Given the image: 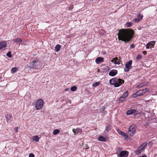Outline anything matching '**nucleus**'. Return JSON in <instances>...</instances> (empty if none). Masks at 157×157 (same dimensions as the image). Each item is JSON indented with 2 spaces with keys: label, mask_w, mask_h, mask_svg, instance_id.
Returning a JSON list of instances; mask_svg holds the SVG:
<instances>
[{
  "label": "nucleus",
  "mask_w": 157,
  "mask_h": 157,
  "mask_svg": "<svg viewBox=\"0 0 157 157\" xmlns=\"http://www.w3.org/2000/svg\"><path fill=\"white\" fill-rule=\"evenodd\" d=\"M134 34V31L129 29H122L119 30L117 33L118 39L125 43L129 42L132 38Z\"/></svg>",
  "instance_id": "f257e3e1"
},
{
  "label": "nucleus",
  "mask_w": 157,
  "mask_h": 157,
  "mask_svg": "<svg viewBox=\"0 0 157 157\" xmlns=\"http://www.w3.org/2000/svg\"><path fill=\"white\" fill-rule=\"evenodd\" d=\"M147 144V143L144 142L138 148V149L136 151V153L137 155L141 153L142 151L144 150Z\"/></svg>",
  "instance_id": "f03ea898"
},
{
  "label": "nucleus",
  "mask_w": 157,
  "mask_h": 157,
  "mask_svg": "<svg viewBox=\"0 0 157 157\" xmlns=\"http://www.w3.org/2000/svg\"><path fill=\"white\" fill-rule=\"evenodd\" d=\"M44 101L42 99L38 100L36 102L35 108L37 110L41 109L44 105Z\"/></svg>",
  "instance_id": "7ed1b4c3"
},
{
  "label": "nucleus",
  "mask_w": 157,
  "mask_h": 157,
  "mask_svg": "<svg viewBox=\"0 0 157 157\" xmlns=\"http://www.w3.org/2000/svg\"><path fill=\"white\" fill-rule=\"evenodd\" d=\"M135 125L134 124H132L129 128L128 134L131 136H132L135 133Z\"/></svg>",
  "instance_id": "20e7f679"
},
{
  "label": "nucleus",
  "mask_w": 157,
  "mask_h": 157,
  "mask_svg": "<svg viewBox=\"0 0 157 157\" xmlns=\"http://www.w3.org/2000/svg\"><path fill=\"white\" fill-rule=\"evenodd\" d=\"M117 78H113L109 80L110 83L111 84L113 85L115 87H119V85L116 84L117 82Z\"/></svg>",
  "instance_id": "39448f33"
},
{
  "label": "nucleus",
  "mask_w": 157,
  "mask_h": 157,
  "mask_svg": "<svg viewBox=\"0 0 157 157\" xmlns=\"http://www.w3.org/2000/svg\"><path fill=\"white\" fill-rule=\"evenodd\" d=\"M132 63V61L131 60L126 63L125 65L126 69H124V71L128 72L129 71L130 69L129 67L131 66Z\"/></svg>",
  "instance_id": "423d86ee"
},
{
  "label": "nucleus",
  "mask_w": 157,
  "mask_h": 157,
  "mask_svg": "<svg viewBox=\"0 0 157 157\" xmlns=\"http://www.w3.org/2000/svg\"><path fill=\"white\" fill-rule=\"evenodd\" d=\"M117 131L119 134L122 136L124 137L125 139H126V140H128V136L124 132L121 131L119 129H118L117 130Z\"/></svg>",
  "instance_id": "0eeeda50"
},
{
  "label": "nucleus",
  "mask_w": 157,
  "mask_h": 157,
  "mask_svg": "<svg viewBox=\"0 0 157 157\" xmlns=\"http://www.w3.org/2000/svg\"><path fill=\"white\" fill-rule=\"evenodd\" d=\"M155 41H152L148 42L146 45V48L149 49L151 48L154 47Z\"/></svg>",
  "instance_id": "6e6552de"
},
{
  "label": "nucleus",
  "mask_w": 157,
  "mask_h": 157,
  "mask_svg": "<svg viewBox=\"0 0 157 157\" xmlns=\"http://www.w3.org/2000/svg\"><path fill=\"white\" fill-rule=\"evenodd\" d=\"M143 94H144L143 92V90H139L135 94H134L132 95V96L133 98H136L137 96H141Z\"/></svg>",
  "instance_id": "1a4fd4ad"
},
{
  "label": "nucleus",
  "mask_w": 157,
  "mask_h": 157,
  "mask_svg": "<svg viewBox=\"0 0 157 157\" xmlns=\"http://www.w3.org/2000/svg\"><path fill=\"white\" fill-rule=\"evenodd\" d=\"M128 152L126 151H121L119 156L120 157H127L128 156Z\"/></svg>",
  "instance_id": "9d476101"
},
{
  "label": "nucleus",
  "mask_w": 157,
  "mask_h": 157,
  "mask_svg": "<svg viewBox=\"0 0 157 157\" xmlns=\"http://www.w3.org/2000/svg\"><path fill=\"white\" fill-rule=\"evenodd\" d=\"M95 61L97 64H99L101 63L104 62V59L102 57H98L96 59Z\"/></svg>",
  "instance_id": "9b49d317"
},
{
  "label": "nucleus",
  "mask_w": 157,
  "mask_h": 157,
  "mask_svg": "<svg viewBox=\"0 0 157 157\" xmlns=\"http://www.w3.org/2000/svg\"><path fill=\"white\" fill-rule=\"evenodd\" d=\"M117 73V71L116 70H112L109 72V75L112 76H115Z\"/></svg>",
  "instance_id": "f8f14e48"
},
{
  "label": "nucleus",
  "mask_w": 157,
  "mask_h": 157,
  "mask_svg": "<svg viewBox=\"0 0 157 157\" xmlns=\"http://www.w3.org/2000/svg\"><path fill=\"white\" fill-rule=\"evenodd\" d=\"M7 46V44L5 41L0 42V50L6 47Z\"/></svg>",
  "instance_id": "ddd939ff"
},
{
  "label": "nucleus",
  "mask_w": 157,
  "mask_h": 157,
  "mask_svg": "<svg viewBox=\"0 0 157 157\" xmlns=\"http://www.w3.org/2000/svg\"><path fill=\"white\" fill-rule=\"evenodd\" d=\"M37 62L38 61H33V62H31L29 64V67L30 68H36L37 65L35 64V63H37Z\"/></svg>",
  "instance_id": "4468645a"
},
{
  "label": "nucleus",
  "mask_w": 157,
  "mask_h": 157,
  "mask_svg": "<svg viewBox=\"0 0 157 157\" xmlns=\"http://www.w3.org/2000/svg\"><path fill=\"white\" fill-rule=\"evenodd\" d=\"M117 82L116 84L119 85V86L124 84V80L121 78H117Z\"/></svg>",
  "instance_id": "2eb2a0df"
},
{
  "label": "nucleus",
  "mask_w": 157,
  "mask_h": 157,
  "mask_svg": "<svg viewBox=\"0 0 157 157\" xmlns=\"http://www.w3.org/2000/svg\"><path fill=\"white\" fill-rule=\"evenodd\" d=\"M112 126L110 124H108L107 126H106L105 131H104V133H106V132H109L112 128Z\"/></svg>",
  "instance_id": "dca6fc26"
},
{
  "label": "nucleus",
  "mask_w": 157,
  "mask_h": 157,
  "mask_svg": "<svg viewBox=\"0 0 157 157\" xmlns=\"http://www.w3.org/2000/svg\"><path fill=\"white\" fill-rule=\"evenodd\" d=\"M136 109H131L128 110L126 113L128 115L132 114L135 113L136 112Z\"/></svg>",
  "instance_id": "f3484780"
},
{
  "label": "nucleus",
  "mask_w": 157,
  "mask_h": 157,
  "mask_svg": "<svg viewBox=\"0 0 157 157\" xmlns=\"http://www.w3.org/2000/svg\"><path fill=\"white\" fill-rule=\"evenodd\" d=\"M98 140L100 141L106 142L107 140L106 139L102 136H100L98 138Z\"/></svg>",
  "instance_id": "a211bd4d"
},
{
  "label": "nucleus",
  "mask_w": 157,
  "mask_h": 157,
  "mask_svg": "<svg viewBox=\"0 0 157 157\" xmlns=\"http://www.w3.org/2000/svg\"><path fill=\"white\" fill-rule=\"evenodd\" d=\"M13 42L17 43H20L22 42V40L21 39L16 38L13 40Z\"/></svg>",
  "instance_id": "6ab92c4d"
},
{
  "label": "nucleus",
  "mask_w": 157,
  "mask_h": 157,
  "mask_svg": "<svg viewBox=\"0 0 157 157\" xmlns=\"http://www.w3.org/2000/svg\"><path fill=\"white\" fill-rule=\"evenodd\" d=\"M128 91H126L121 96L122 97L124 98L125 99L128 96Z\"/></svg>",
  "instance_id": "aec40b11"
},
{
  "label": "nucleus",
  "mask_w": 157,
  "mask_h": 157,
  "mask_svg": "<svg viewBox=\"0 0 157 157\" xmlns=\"http://www.w3.org/2000/svg\"><path fill=\"white\" fill-rule=\"evenodd\" d=\"M117 60L118 58L117 57H116L113 59L112 61L115 64H119L120 63L117 62Z\"/></svg>",
  "instance_id": "412c9836"
},
{
  "label": "nucleus",
  "mask_w": 157,
  "mask_h": 157,
  "mask_svg": "<svg viewBox=\"0 0 157 157\" xmlns=\"http://www.w3.org/2000/svg\"><path fill=\"white\" fill-rule=\"evenodd\" d=\"M60 45L58 44H57L55 47V49L56 52H58V51H59L60 50Z\"/></svg>",
  "instance_id": "4be33fe9"
},
{
  "label": "nucleus",
  "mask_w": 157,
  "mask_h": 157,
  "mask_svg": "<svg viewBox=\"0 0 157 157\" xmlns=\"http://www.w3.org/2000/svg\"><path fill=\"white\" fill-rule=\"evenodd\" d=\"M5 117L6 118L7 122H8L11 118L12 115L11 114H9V115L6 116Z\"/></svg>",
  "instance_id": "5701e85b"
},
{
  "label": "nucleus",
  "mask_w": 157,
  "mask_h": 157,
  "mask_svg": "<svg viewBox=\"0 0 157 157\" xmlns=\"http://www.w3.org/2000/svg\"><path fill=\"white\" fill-rule=\"evenodd\" d=\"M60 132L59 130L58 129H55L53 132V134L56 135L57 134H58Z\"/></svg>",
  "instance_id": "b1692460"
},
{
  "label": "nucleus",
  "mask_w": 157,
  "mask_h": 157,
  "mask_svg": "<svg viewBox=\"0 0 157 157\" xmlns=\"http://www.w3.org/2000/svg\"><path fill=\"white\" fill-rule=\"evenodd\" d=\"M33 140L34 141L37 142L39 141V138L37 136H34L33 137Z\"/></svg>",
  "instance_id": "393cba45"
},
{
  "label": "nucleus",
  "mask_w": 157,
  "mask_h": 157,
  "mask_svg": "<svg viewBox=\"0 0 157 157\" xmlns=\"http://www.w3.org/2000/svg\"><path fill=\"white\" fill-rule=\"evenodd\" d=\"M17 69L16 67L12 68L11 70V72L13 73L16 72Z\"/></svg>",
  "instance_id": "a878e982"
},
{
  "label": "nucleus",
  "mask_w": 157,
  "mask_h": 157,
  "mask_svg": "<svg viewBox=\"0 0 157 157\" xmlns=\"http://www.w3.org/2000/svg\"><path fill=\"white\" fill-rule=\"evenodd\" d=\"M125 99L124 98L121 96L119 99V101L121 102H123L125 101Z\"/></svg>",
  "instance_id": "bb28decb"
},
{
  "label": "nucleus",
  "mask_w": 157,
  "mask_h": 157,
  "mask_svg": "<svg viewBox=\"0 0 157 157\" xmlns=\"http://www.w3.org/2000/svg\"><path fill=\"white\" fill-rule=\"evenodd\" d=\"M125 25L127 27H130L132 26V24L131 22H127L125 24Z\"/></svg>",
  "instance_id": "cd10ccee"
},
{
  "label": "nucleus",
  "mask_w": 157,
  "mask_h": 157,
  "mask_svg": "<svg viewBox=\"0 0 157 157\" xmlns=\"http://www.w3.org/2000/svg\"><path fill=\"white\" fill-rule=\"evenodd\" d=\"M100 84V83L99 82H96V83H95L94 84H93V86L94 87H97V86H99V85Z\"/></svg>",
  "instance_id": "c85d7f7f"
},
{
  "label": "nucleus",
  "mask_w": 157,
  "mask_h": 157,
  "mask_svg": "<svg viewBox=\"0 0 157 157\" xmlns=\"http://www.w3.org/2000/svg\"><path fill=\"white\" fill-rule=\"evenodd\" d=\"M76 89H77V87L75 86H72L71 88V90L72 91H75V90H76Z\"/></svg>",
  "instance_id": "c756f323"
},
{
  "label": "nucleus",
  "mask_w": 157,
  "mask_h": 157,
  "mask_svg": "<svg viewBox=\"0 0 157 157\" xmlns=\"http://www.w3.org/2000/svg\"><path fill=\"white\" fill-rule=\"evenodd\" d=\"M144 85L145 84H144V83H141L139 85L137 86L136 87L138 88H140L142 87L143 86H144Z\"/></svg>",
  "instance_id": "7c9ffc66"
},
{
  "label": "nucleus",
  "mask_w": 157,
  "mask_h": 157,
  "mask_svg": "<svg viewBox=\"0 0 157 157\" xmlns=\"http://www.w3.org/2000/svg\"><path fill=\"white\" fill-rule=\"evenodd\" d=\"M143 17V16L142 15L139 14L137 15V18L140 20Z\"/></svg>",
  "instance_id": "2f4dec72"
},
{
  "label": "nucleus",
  "mask_w": 157,
  "mask_h": 157,
  "mask_svg": "<svg viewBox=\"0 0 157 157\" xmlns=\"http://www.w3.org/2000/svg\"><path fill=\"white\" fill-rule=\"evenodd\" d=\"M105 109V107L103 106L101 107L100 109V112L102 113L103 112Z\"/></svg>",
  "instance_id": "473e14b6"
},
{
  "label": "nucleus",
  "mask_w": 157,
  "mask_h": 157,
  "mask_svg": "<svg viewBox=\"0 0 157 157\" xmlns=\"http://www.w3.org/2000/svg\"><path fill=\"white\" fill-rule=\"evenodd\" d=\"M142 90H143V92L144 94L149 91L148 89L147 88H145Z\"/></svg>",
  "instance_id": "72a5a7b5"
},
{
  "label": "nucleus",
  "mask_w": 157,
  "mask_h": 157,
  "mask_svg": "<svg viewBox=\"0 0 157 157\" xmlns=\"http://www.w3.org/2000/svg\"><path fill=\"white\" fill-rule=\"evenodd\" d=\"M6 55L8 57L10 58L12 56L11 52H8L6 54Z\"/></svg>",
  "instance_id": "f704fd0d"
},
{
  "label": "nucleus",
  "mask_w": 157,
  "mask_h": 157,
  "mask_svg": "<svg viewBox=\"0 0 157 157\" xmlns=\"http://www.w3.org/2000/svg\"><path fill=\"white\" fill-rule=\"evenodd\" d=\"M141 58H142L141 56L140 55H139L136 57V60L140 59H141Z\"/></svg>",
  "instance_id": "c9c22d12"
},
{
  "label": "nucleus",
  "mask_w": 157,
  "mask_h": 157,
  "mask_svg": "<svg viewBox=\"0 0 157 157\" xmlns=\"http://www.w3.org/2000/svg\"><path fill=\"white\" fill-rule=\"evenodd\" d=\"M152 145V143L151 141H149L148 143V146L149 147H151Z\"/></svg>",
  "instance_id": "e433bc0d"
},
{
  "label": "nucleus",
  "mask_w": 157,
  "mask_h": 157,
  "mask_svg": "<svg viewBox=\"0 0 157 157\" xmlns=\"http://www.w3.org/2000/svg\"><path fill=\"white\" fill-rule=\"evenodd\" d=\"M134 20L135 22H138L140 21V19H139L138 18H135Z\"/></svg>",
  "instance_id": "4c0bfd02"
},
{
  "label": "nucleus",
  "mask_w": 157,
  "mask_h": 157,
  "mask_svg": "<svg viewBox=\"0 0 157 157\" xmlns=\"http://www.w3.org/2000/svg\"><path fill=\"white\" fill-rule=\"evenodd\" d=\"M29 157H35V155L33 153H30L29 154Z\"/></svg>",
  "instance_id": "58836bf2"
},
{
  "label": "nucleus",
  "mask_w": 157,
  "mask_h": 157,
  "mask_svg": "<svg viewBox=\"0 0 157 157\" xmlns=\"http://www.w3.org/2000/svg\"><path fill=\"white\" fill-rule=\"evenodd\" d=\"M75 131H76V130L75 128H73L72 129V131H73V132L74 133V135H75L77 134V133Z\"/></svg>",
  "instance_id": "ea45409f"
},
{
  "label": "nucleus",
  "mask_w": 157,
  "mask_h": 157,
  "mask_svg": "<svg viewBox=\"0 0 157 157\" xmlns=\"http://www.w3.org/2000/svg\"><path fill=\"white\" fill-rule=\"evenodd\" d=\"M135 47L134 44H132L131 45L130 48H134Z\"/></svg>",
  "instance_id": "a19ab883"
},
{
  "label": "nucleus",
  "mask_w": 157,
  "mask_h": 157,
  "mask_svg": "<svg viewBox=\"0 0 157 157\" xmlns=\"http://www.w3.org/2000/svg\"><path fill=\"white\" fill-rule=\"evenodd\" d=\"M18 127H16V128H14L15 131L16 132H17V131H18Z\"/></svg>",
  "instance_id": "79ce46f5"
},
{
  "label": "nucleus",
  "mask_w": 157,
  "mask_h": 157,
  "mask_svg": "<svg viewBox=\"0 0 157 157\" xmlns=\"http://www.w3.org/2000/svg\"><path fill=\"white\" fill-rule=\"evenodd\" d=\"M147 53V52L146 51H144L143 52V53L145 55H146Z\"/></svg>",
  "instance_id": "37998d69"
},
{
  "label": "nucleus",
  "mask_w": 157,
  "mask_h": 157,
  "mask_svg": "<svg viewBox=\"0 0 157 157\" xmlns=\"http://www.w3.org/2000/svg\"><path fill=\"white\" fill-rule=\"evenodd\" d=\"M140 157H147V156L146 155H144L142 156H140Z\"/></svg>",
  "instance_id": "c03bdc74"
},
{
  "label": "nucleus",
  "mask_w": 157,
  "mask_h": 157,
  "mask_svg": "<svg viewBox=\"0 0 157 157\" xmlns=\"http://www.w3.org/2000/svg\"><path fill=\"white\" fill-rule=\"evenodd\" d=\"M79 129H78V128H77L75 130H77H77H78V131H79Z\"/></svg>",
  "instance_id": "a18cd8bd"
},
{
  "label": "nucleus",
  "mask_w": 157,
  "mask_h": 157,
  "mask_svg": "<svg viewBox=\"0 0 157 157\" xmlns=\"http://www.w3.org/2000/svg\"><path fill=\"white\" fill-rule=\"evenodd\" d=\"M121 148V147H118V150L120 149Z\"/></svg>",
  "instance_id": "49530a36"
},
{
  "label": "nucleus",
  "mask_w": 157,
  "mask_h": 157,
  "mask_svg": "<svg viewBox=\"0 0 157 157\" xmlns=\"http://www.w3.org/2000/svg\"><path fill=\"white\" fill-rule=\"evenodd\" d=\"M73 6H71V9H73Z\"/></svg>",
  "instance_id": "de8ad7c7"
}]
</instances>
